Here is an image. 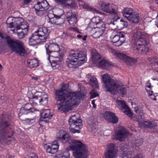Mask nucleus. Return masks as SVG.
Masks as SVG:
<instances>
[{"label": "nucleus", "instance_id": "obj_9", "mask_svg": "<svg viewBox=\"0 0 158 158\" xmlns=\"http://www.w3.org/2000/svg\"><path fill=\"white\" fill-rule=\"evenodd\" d=\"M92 60L93 62L100 67L107 69L112 66L111 63L107 61L103 58L101 57L96 51H92Z\"/></svg>", "mask_w": 158, "mask_h": 158}, {"label": "nucleus", "instance_id": "obj_36", "mask_svg": "<svg viewBox=\"0 0 158 158\" xmlns=\"http://www.w3.org/2000/svg\"><path fill=\"white\" fill-rule=\"evenodd\" d=\"M39 96L38 95V93L37 95L33 96L32 98L29 99V101L31 104H37L38 103H40Z\"/></svg>", "mask_w": 158, "mask_h": 158}, {"label": "nucleus", "instance_id": "obj_25", "mask_svg": "<svg viewBox=\"0 0 158 158\" xmlns=\"http://www.w3.org/2000/svg\"><path fill=\"white\" fill-rule=\"evenodd\" d=\"M39 96L40 103L43 105H46L48 103V96L47 94L44 92H39L38 93Z\"/></svg>", "mask_w": 158, "mask_h": 158}, {"label": "nucleus", "instance_id": "obj_1", "mask_svg": "<svg viewBox=\"0 0 158 158\" xmlns=\"http://www.w3.org/2000/svg\"><path fill=\"white\" fill-rule=\"evenodd\" d=\"M67 84L61 85V88L56 90L54 94L58 110L60 111L66 112L71 109L72 107L78 104L80 101L85 96L82 91L68 92Z\"/></svg>", "mask_w": 158, "mask_h": 158}, {"label": "nucleus", "instance_id": "obj_2", "mask_svg": "<svg viewBox=\"0 0 158 158\" xmlns=\"http://www.w3.org/2000/svg\"><path fill=\"white\" fill-rule=\"evenodd\" d=\"M58 141L70 145L69 147L73 151L75 158H87L88 150L86 145L78 140L73 139L68 134L63 130L60 131L56 135Z\"/></svg>", "mask_w": 158, "mask_h": 158}, {"label": "nucleus", "instance_id": "obj_34", "mask_svg": "<svg viewBox=\"0 0 158 158\" xmlns=\"http://www.w3.org/2000/svg\"><path fill=\"white\" fill-rule=\"evenodd\" d=\"M18 116L19 119L23 121H26L28 124L33 123L35 122V119L33 118H27L26 116L24 115L21 114L20 116V114H18Z\"/></svg>", "mask_w": 158, "mask_h": 158}, {"label": "nucleus", "instance_id": "obj_30", "mask_svg": "<svg viewBox=\"0 0 158 158\" xmlns=\"http://www.w3.org/2000/svg\"><path fill=\"white\" fill-rule=\"evenodd\" d=\"M116 88L114 93L113 94L118 92L120 94L122 97L126 95L127 90L126 88L118 84L116 87Z\"/></svg>", "mask_w": 158, "mask_h": 158}, {"label": "nucleus", "instance_id": "obj_31", "mask_svg": "<svg viewBox=\"0 0 158 158\" xmlns=\"http://www.w3.org/2000/svg\"><path fill=\"white\" fill-rule=\"evenodd\" d=\"M64 22V20L60 17H55L52 19H50L48 22L51 24L56 25H61Z\"/></svg>", "mask_w": 158, "mask_h": 158}, {"label": "nucleus", "instance_id": "obj_49", "mask_svg": "<svg viewBox=\"0 0 158 158\" xmlns=\"http://www.w3.org/2000/svg\"><path fill=\"white\" fill-rule=\"evenodd\" d=\"M158 59L157 57H149L148 59V60L152 64H156V60Z\"/></svg>", "mask_w": 158, "mask_h": 158}, {"label": "nucleus", "instance_id": "obj_41", "mask_svg": "<svg viewBox=\"0 0 158 158\" xmlns=\"http://www.w3.org/2000/svg\"><path fill=\"white\" fill-rule=\"evenodd\" d=\"M143 142L142 139L140 138H137L135 141V144L136 146L139 147L141 145Z\"/></svg>", "mask_w": 158, "mask_h": 158}, {"label": "nucleus", "instance_id": "obj_24", "mask_svg": "<svg viewBox=\"0 0 158 158\" xmlns=\"http://www.w3.org/2000/svg\"><path fill=\"white\" fill-rule=\"evenodd\" d=\"M139 124L140 126L151 129L154 128L157 125V123L156 120H152L151 121H145L143 123L139 122Z\"/></svg>", "mask_w": 158, "mask_h": 158}, {"label": "nucleus", "instance_id": "obj_42", "mask_svg": "<svg viewBox=\"0 0 158 158\" xmlns=\"http://www.w3.org/2000/svg\"><path fill=\"white\" fill-rule=\"evenodd\" d=\"M125 33L123 32H121L117 34L118 36L120 37V39L121 40V41L123 43L125 40Z\"/></svg>", "mask_w": 158, "mask_h": 158}, {"label": "nucleus", "instance_id": "obj_33", "mask_svg": "<svg viewBox=\"0 0 158 158\" xmlns=\"http://www.w3.org/2000/svg\"><path fill=\"white\" fill-rule=\"evenodd\" d=\"M27 65L31 68L36 67L39 65L38 61L35 59H29L27 61Z\"/></svg>", "mask_w": 158, "mask_h": 158}, {"label": "nucleus", "instance_id": "obj_57", "mask_svg": "<svg viewBox=\"0 0 158 158\" xmlns=\"http://www.w3.org/2000/svg\"><path fill=\"white\" fill-rule=\"evenodd\" d=\"M29 158H38L37 155L35 154L32 153L31 154Z\"/></svg>", "mask_w": 158, "mask_h": 158}, {"label": "nucleus", "instance_id": "obj_51", "mask_svg": "<svg viewBox=\"0 0 158 158\" xmlns=\"http://www.w3.org/2000/svg\"><path fill=\"white\" fill-rule=\"evenodd\" d=\"M73 15H75V14H73L71 10H70L68 11L66 14V16L67 19L71 17Z\"/></svg>", "mask_w": 158, "mask_h": 158}, {"label": "nucleus", "instance_id": "obj_50", "mask_svg": "<svg viewBox=\"0 0 158 158\" xmlns=\"http://www.w3.org/2000/svg\"><path fill=\"white\" fill-rule=\"evenodd\" d=\"M90 98H94L98 96V94L97 93L95 92L94 90H93L90 93Z\"/></svg>", "mask_w": 158, "mask_h": 158}, {"label": "nucleus", "instance_id": "obj_55", "mask_svg": "<svg viewBox=\"0 0 158 158\" xmlns=\"http://www.w3.org/2000/svg\"><path fill=\"white\" fill-rule=\"evenodd\" d=\"M151 84L150 83V81H148L146 83V86L150 89H152V87L151 86Z\"/></svg>", "mask_w": 158, "mask_h": 158}, {"label": "nucleus", "instance_id": "obj_16", "mask_svg": "<svg viewBox=\"0 0 158 158\" xmlns=\"http://www.w3.org/2000/svg\"><path fill=\"white\" fill-rule=\"evenodd\" d=\"M120 147L121 157L123 158H131L132 152L128 148L129 147L127 145L122 144Z\"/></svg>", "mask_w": 158, "mask_h": 158}, {"label": "nucleus", "instance_id": "obj_43", "mask_svg": "<svg viewBox=\"0 0 158 158\" xmlns=\"http://www.w3.org/2000/svg\"><path fill=\"white\" fill-rule=\"evenodd\" d=\"M116 55L119 58L124 61L125 60L127 56L123 53L118 52L116 53Z\"/></svg>", "mask_w": 158, "mask_h": 158}, {"label": "nucleus", "instance_id": "obj_29", "mask_svg": "<svg viewBox=\"0 0 158 158\" xmlns=\"http://www.w3.org/2000/svg\"><path fill=\"white\" fill-rule=\"evenodd\" d=\"M96 28V30L93 35V37L95 38H98L102 36L104 33L105 30V27Z\"/></svg>", "mask_w": 158, "mask_h": 158}, {"label": "nucleus", "instance_id": "obj_10", "mask_svg": "<svg viewBox=\"0 0 158 158\" xmlns=\"http://www.w3.org/2000/svg\"><path fill=\"white\" fill-rule=\"evenodd\" d=\"M82 122L81 119H77L75 115L72 116L69 120V131L73 134L79 133V129L82 127Z\"/></svg>", "mask_w": 158, "mask_h": 158}, {"label": "nucleus", "instance_id": "obj_3", "mask_svg": "<svg viewBox=\"0 0 158 158\" xmlns=\"http://www.w3.org/2000/svg\"><path fill=\"white\" fill-rule=\"evenodd\" d=\"M11 118L8 113H5L0 117V143L2 145L9 144L14 140L12 138L13 132L10 126Z\"/></svg>", "mask_w": 158, "mask_h": 158}, {"label": "nucleus", "instance_id": "obj_21", "mask_svg": "<svg viewBox=\"0 0 158 158\" xmlns=\"http://www.w3.org/2000/svg\"><path fill=\"white\" fill-rule=\"evenodd\" d=\"M53 114L49 109L43 110L41 113L40 119L42 121L47 122L52 117Z\"/></svg>", "mask_w": 158, "mask_h": 158}, {"label": "nucleus", "instance_id": "obj_45", "mask_svg": "<svg viewBox=\"0 0 158 158\" xmlns=\"http://www.w3.org/2000/svg\"><path fill=\"white\" fill-rule=\"evenodd\" d=\"M18 36V38L19 39H21L23 38L27 33H25V32L22 31L21 32H17Z\"/></svg>", "mask_w": 158, "mask_h": 158}, {"label": "nucleus", "instance_id": "obj_38", "mask_svg": "<svg viewBox=\"0 0 158 158\" xmlns=\"http://www.w3.org/2000/svg\"><path fill=\"white\" fill-rule=\"evenodd\" d=\"M135 60V59L131 58L127 56L124 61H125L127 64L131 65Z\"/></svg>", "mask_w": 158, "mask_h": 158}, {"label": "nucleus", "instance_id": "obj_23", "mask_svg": "<svg viewBox=\"0 0 158 158\" xmlns=\"http://www.w3.org/2000/svg\"><path fill=\"white\" fill-rule=\"evenodd\" d=\"M49 5L47 1L45 0H39L36 4L34 6V8L36 9H44L48 10Z\"/></svg>", "mask_w": 158, "mask_h": 158}, {"label": "nucleus", "instance_id": "obj_63", "mask_svg": "<svg viewBox=\"0 0 158 158\" xmlns=\"http://www.w3.org/2000/svg\"><path fill=\"white\" fill-rule=\"evenodd\" d=\"M73 31L74 32H77L78 33H80L78 29L76 28H74L73 29Z\"/></svg>", "mask_w": 158, "mask_h": 158}, {"label": "nucleus", "instance_id": "obj_13", "mask_svg": "<svg viewBox=\"0 0 158 158\" xmlns=\"http://www.w3.org/2000/svg\"><path fill=\"white\" fill-rule=\"evenodd\" d=\"M118 149L117 147L113 143H110L107 146L106 150L104 153L105 158H116L118 156Z\"/></svg>", "mask_w": 158, "mask_h": 158}, {"label": "nucleus", "instance_id": "obj_60", "mask_svg": "<svg viewBox=\"0 0 158 158\" xmlns=\"http://www.w3.org/2000/svg\"><path fill=\"white\" fill-rule=\"evenodd\" d=\"M151 96V98L154 100H156L157 99V98L156 97H157V95H156L155 94L152 95Z\"/></svg>", "mask_w": 158, "mask_h": 158}, {"label": "nucleus", "instance_id": "obj_5", "mask_svg": "<svg viewBox=\"0 0 158 158\" xmlns=\"http://www.w3.org/2000/svg\"><path fill=\"white\" fill-rule=\"evenodd\" d=\"M50 32V30L46 27L39 28L29 38V45L33 46L40 42H45L49 38V35Z\"/></svg>", "mask_w": 158, "mask_h": 158}, {"label": "nucleus", "instance_id": "obj_52", "mask_svg": "<svg viewBox=\"0 0 158 158\" xmlns=\"http://www.w3.org/2000/svg\"><path fill=\"white\" fill-rule=\"evenodd\" d=\"M66 155H64V154L61 156V158H69V153L68 152H64Z\"/></svg>", "mask_w": 158, "mask_h": 158}, {"label": "nucleus", "instance_id": "obj_35", "mask_svg": "<svg viewBox=\"0 0 158 158\" xmlns=\"http://www.w3.org/2000/svg\"><path fill=\"white\" fill-rule=\"evenodd\" d=\"M77 16L76 15H73L72 17L67 19L69 23L74 26L77 21Z\"/></svg>", "mask_w": 158, "mask_h": 158}, {"label": "nucleus", "instance_id": "obj_22", "mask_svg": "<svg viewBox=\"0 0 158 158\" xmlns=\"http://www.w3.org/2000/svg\"><path fill=\"white\" fill-rule=\"evenodd\" d=\"M96 120L93 117H91L88 121L87 128L89 131L95 133L97 131Z\"/></svg>", "mask_w": 158, "mask_h": 158}, {"label": "nucleus", "instance_id": "obj_37", "mask_svg": "<svg viewBox=\"0 0 158 158\" xmlns=\"http://www.w3.org/2000/svg\"><path fill=\"white\" fill-rule=\"evenodd\" d=\"M36 14L38 16H41L47 13V10L44 9H36L35 8Z\"/></svg>", "mask_w": 158, "mask_h": 158}, {"label": "nucleus", "instance_id": "obj_62", "mask_svg": "<svg viewBox=\"0 0 158 158\" xmlns=\"http://www.w3.org/2000/svg\"><path fill=\"white\" fill-rule=\"evenodd\" d=\"M5 158H13V156L9 154H8L7 155Z\"/></svg>", "mask_w": 158, "mask_h": 158}, {"label": "nucleus", "instance_id": "obj_12", "mask_svg": "<svg viewBox=\"0 0 158 158\" xmlns=\"http://www.w3.org/2000/svg\"><path fill=\"white\" fill-rule=\"evenodd\" d=\"M123 16L133 23L139 22L140 17L139 15L133 10L131 8H124L122 11Z\"/></svg>", "mask_w": 158, "mask_h": 158}, {"label": "nucleus", "instance_id": "obj_28", "mask_svg": "<svg viewBox=\"0 0 158 158\" xmlns=\"http://www.w3.org/2000/svg\"><path fill=\"white\" fill-rule=\"evenodd\" d=\"M92 21L94 24L96 25V27H105V24L99 16L93 18L92 19Z\"/></svg>", "mask_w": 158, "mask_h": 158}, {"label": "nucleus", "instance_id": "obj_44", "mask_svg": "<svg viewBox=\"0 0 158 158\" xmlns=\"http://www.w3.org/2000/svg\"><path fill=\"white\" fill-rule=\"evenodd\" d=\"M50 62L51 63V65L53 68V69H55L56 68H57L59 67V65L57 64L58 62H59L60 61H54V60H52V62H51L50 59L49 60Z\"/></svg>", "mask_w": 158, "mask_h": 158}, {"label": "nucleus", "instance_id": "obj_47", "mask_svg": "<svg viewBox=\"0 0 158 158\" xmlns=\"http://www.w3.org/2000/svg\"><path fill=\"white\" fill-rule=\"evenodd\" d=\"M29 112L25 110L23 107H22L20 110L19 113V114H20V116L21 117V114L25 115L27 114Z\"/></svg>", "mask_w": 158, "mask_h": 158}, {"label": "nucleus", "instance_id": "obj_48", "mask_svg": "<svg viewBox=\"0 0 158 158\" xmlns=\"http://www.w3.org/2000/svg\"><path fill=\"white\" fill-rule=\"evenodd\" d=\"M47 16L49 20L55 17V15L53 13V11L52 10L49 11L48 14H47Z\"/></svg>", "mask_w": 158, "mask_h": 158}, {"label": "nucleus", "instance_id": "obj_4", "mask_svg": "<svg viewBox=\"0 0 158 158\" xmlns=\"http://www.w3.org/2000/svg\"><path fill=\"white\" fill-rule=\"evenodd\" d=\"M149 36L146 33L138 30L133 35L132 41L133 44L136 46L139 52L141 54L146 53L149 51L148 45L149 44Z\"/></svg>", "mask_w": 158, "mask_h": 158}, {"label": "nucleus", "instance_id": "obj_15", "mask_svg": "<svg viewBox=\"0 0 158 158\" xmlns=\"http://www.w3.org/2000/svg\"><path fill=\"white\" fill-rule=\"evenodd\" d=\"M116 105L118 108L121 109L128 116L130 117H131L132 116V114L131 112L130 108L126 105L124 101L117 100L116 101Z\"/></svg>", "mask_w": 158, "mask_h": 158}, {"label": "nucleus", "instance_id": "obj_11", "mask_svg": "<svg viewBox=\"0 0 158 158\" xmlns=\"http://www.w3.org/2000/svg\"><path fill=\"white\" fill-rule=\"evenodd\" d=\"M102 81L105 84V87L107 91L113 94L116 90L118 85L114 80L111 79L109 75L105 74L102 76Z\"/></svg>", "mask_w": 158, "mask_h": 158}, {"label": "nucleus", "instance_id": "obj_64", "mask_svg": "<svg viewBox=\"0 0 158 158\" xmlns=\"http://www.w3.org/2000/svg\"><path fill=\"white\" fill-rule=\"evenodd\" d=\"M95 100H93L92 101V103L93 105V107L95 108L96 106V105L95 104Z\"/></svg>", "mask_w": 158, "mask_h": 158}, {"label": "nucleus", "instance_id": "obj_39", "mask_svg": "<svg viewBox=\"0 0 158 158\" xmlns=\"http://www.w3.org/2000/svg\"><path fill=\"white\" fill-rule=\"evenodd\" d=\"M127 25V23L125 21L120 20V22L118 23L117 27L119 29L123 28L125 26Z\"/></svg>", "mask_w": 158, "mask_h": 158}, {"label": "nucleus", "instance_id": "obj_32", "mask_svg": "<svg viewBox=\"0 0 158 158\" xmlns=\"http://www.w3.org/2000/svg\"><path fill=\"white\" fill-rule=\"evenodd\" d=\"M88 78L89 79L90 85L93 88H98V84L97 79L94 76H92L91 75L89 74V77Z\"/></svg>", "mask_w": 158, "mask_h": 158}, {"label": "nucleus", "instance_id": "obj_14", "mask_svg": "<svg viewBox=\"0 0 158 158\" xmlns=\"http://www.w3.org/2000/svg\"><path fill=\"white\" fill-rule=\"evenodd\" d=\"M99 4L100 9L110 14H116L117 9L116 6L114 5H110V3H106L102 1H100Z\"/></svg>", "mask_w": 158, "mask_h": 158}, {"label": "nucleus", "instance_id": "obj_7", "mask_svg": "<svg viewBox=\"0 0 158 158\" xmlns=\"http://www.w3.org/2000/svg\"><path fill=\"white\" fill-rule=\"evenodd\" d=\"M5 40L8 46L11 51L19 56H23L25 52L23 43L19 40H14L10 36L5 37Z\"/></svg>", "mask_w": 158, "mask_h": 158}, {"label": "nucleus", "instance_id": "obj_56", "mask_svg": "<svg viewBox=\"0 0 158 158\" xmlns=\"http://www.w3.org/2000/svg\"><path fill=\"white\" fill-rule=\"evenodd\" d=\"M92 10V11H94V12H96V13H98L100 14H102L103 15L105 14L100 12L99 11L95 9H93Z\"/></svg>", "mask_w": 158, "mask_h": 158}, {"label": "nucleus", "instance_id": "obj_26", "mask_svg": "<svg viewBox=\"0 0 158 158\" xmlns=\"http://www.w3.org/2000/svg\"><path fill=\"white\" fill-rule=\"evenodd\" d=\"M59 146V145L57 144V142L54 141L51 145L48 146L46 152L49 153L54 154L57 152Z\"/></svg>", "mask_w": 158, "mask_h": 158}, {"label": "nucleus", "instance_id": "obj_40", "mask_svg": "<svg viewBox=\"0 0 158 158\" xmlns=\"http://www.w3.org/2000/svg\"><path fill=\"white\" fill-rule=\"evenodd\" d=\"M135 112H136L135 116L137 117V118L138 119V120H140L143 118V112L139 110H135Z\"/></svg>", "mask_w": 158, "mask_h": 158}, {"label": "nucleus", "instance_id": "obj_6", "mask_svg": "<svg viewBox=\"0 0 158 158\" xmlns=\"http://www.w3.org/2000/svg\"><path fill=\"white\" fill-rule=\"evenodd\" d=\"M86 60V55L85 52L72 50L69 52L66 62L68 66L72 68L73 67V65L78 66L79 65L80 62H85Z\"/></svg>", "mask_w": 158, "mask_h": 158}, {"label": "nucleus", "instance_id": "obj_20", "mask_svg": "<svg viewBox=\"0 0 158 158\" xmlns=\"http://www.w3.org/2000/svg\"><path fill=\"white\" fill-rule=\"evenodd\" d=\"M111 33V35L110 36L111 39H112V41L114 45L117 46H119L121 45L123 43L120 39V37L118 36L116 34V31L114 30H112Z\"/></svg>", "mask_w": 158, "mask_h": 158}, {"label": "nucleus", "instance_id": "obj_61", "mask_svg": "<svg viewBox=\"0 0 158 158\" xmlns=\"http://www.w3.org/2000/svg\"><path fill=\"white\" fill-rule=\"evenodd\" d=\"M146 89V90L148 92V93L149 96H150L153 93V92L152 91H150V90L148 91V90H147Z\"/></svg>", "mask_w": 158, "mask_h": 158}, {"label": "nucleus", "instance_id": "obj_19", "mask_svg": "<svg viewBox=\"0 0 158 158\" xmlns=\"http://www.w3.org/2000/svg\"><path fill=\"white\" fill-rule=\"evenodd\" d=\"M47 54L52 53L55 52H59L60 48L59 45L56 44H46L45 46Z\"/></svg>", "mask_w": 158, "mask_h": 158}, {"label": "nucleus", "instance_id": "obj_27", "mask_svg": "<svg viewBox=\"0 0 158 158\" xmlns=\"http://www.w3.org/2000/svg\"><path fill=\"white\" fill-rule=\"evenodd\" d=\"M59 52H55L52 53L48 54H47L49 55L48 59H50L51 57H54V61H61L62 58V55L60 54Z\"/></svg>", "mask_w": 158, "mask_h": 158}, {"label": "nucleus", "instance_id": "obj_59", "mask_svg": "<svg viewBox=\"0 0 158 158\" xmlns=\"http://www.w3.org/2000/svg\"><path fill=\"white\" fill-rule=\"evenodd\" d=\"M32 0H24V4L26 5H28L30 3Z\"/></svg>", "mask_w": 158, "mask_h": 158}, {"label": "nucleus", "instance_id": "obj_8", "mask_svg": "<svg viewBox=\"0 0 158 158\" xmlns=\"http://www.w3.org/2000/svg\"><path fill=\"white\" fill-rule=\"evenodd\" d=\"M6 23L7 27H14L15 30L17 31L21 29L25 33H27L28 31V25L26 22H23V19L19 17L15 19H13L11 17L8 18Z\"/></svg>", "mask_w": 158, "mask_h": 158}, {"label": "nucleus", "instance_id": "obj_17", "mask_svg": "<svg viewBox=\"0 0 158 158\" xmlns=\"http://www.w3.org/2000/svg\"><path fill=\"white\" fill-rule=\"evenodd\" d=\"M104 118L109 123L116 124L118 122V118L114 113L110 111L106 112L105 113Z\"/></svg>", "mask_w": 158, "mask_h": 158}, {"label": "nucleus", "instance_id": "obj_54", "mask_svg": "<svg viewBox=\"0 0 158 158\" xmlns=\"http://www.w3.org/2000/svg\"><path fill=\"white\" fill-rule=\"evenodd\" d=\"M132 158H144V157L142 154H139L135 155Z\"/></svg>", "mask_w": 158, "mask_h": 158}, {"label": "nucleus", "instance_id": "obj_58", "mask_svg": "<svg viewBox=\"0 0 158 158\" xmlns=\"http://www.w3.org/2000/svg\"><path fill=\"white\" fill-rule=\"evenodd\" d=\"M108 50L110 52L116 54V53L115 52V50L111 48H110V47L109 48Z\"/></svg>", "mask_w": 158, "mask_h": 158}, {"label": "nucleus", "instance_id": "obj_53", "mask_svg": "<svg viewBox=\"0 0 158 158\" xmlns=\"http://www.w3.org/2000/svg\"><path fill=\"white\" fill-rule=\"evenodd\" d=\"M77 37L79 39L82 38V39L84 40L85 41L86 40V38L87 37L86 35H85L84 37H83L82 36L80 35H77Z\"/></svg>", "mask_w": 158, "mask_h": 158}, {"label": "nucleus", "instance_id": "obj_18", "mask_svg": "<svg viewBox=\"0 0 158 158\" xmlns=\"http://www.w3.org/2000/svg\"><path fill=\"white\" fill-rule=\"evenodd\" d=\"M127 135V133L125 128H122L117 131L115 134L114 138L120 141H123Z\"/></svg>", "mask_w": 158, "mask_h": 158}, {"label": "nucleus", "instance_id": "obj_46", "mask_svg": "<svg viewBox=\"0 0 158 158\" xmlns=\"http://www.w3.org/2000/svg\"><path fill=\"white\" fill-rule=\"evenodd\" d=\"M23 108L26 110H27L30 112L31 111L30 110L31 109L32 106L31 104H26L23 107Z\"/></svg>", "mask_w": 158, "mask_h": 158}]
</instances>
